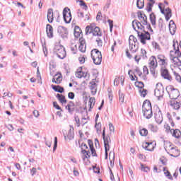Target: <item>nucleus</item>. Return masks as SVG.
<instances>
[{
    "instance_id": "1",
    "label": "nucleus",
    "mask_w": 181,
    "mask_h": 181,
    "mask_svg": "<svg viewBox=\"0 0 181 181\" xmlns=\"http://www.w3.org/2000/svg\"><path fill=\"white\" fill-rule=\"evenodd\" d=\"M166 117L168 120L165 122L163 128L167 134H173V129L170 128L169 124H170L171 127H175V124H176L177 121H180V117L177 116L175 112H173V115L167 112Z\"/></svg>"
},
{
    "instance_id": "2",
    "label": "nucleus",
    "mask_w": 181,
    "mask_h": 181,
    "mask_svg": "<svg viewBox=\"0 0 181 181\" xmlns=\"http://www.w3.org/2000/svg\"><path fill=\"white\" fill-rule=\"evenodd\" d=\"M142 112L144 117L146 118V119H150V118H152V116L153 115V113L152 112V104L151 103V101L146 100L142 106Z\"/></svg>"
},
{
    "instance_id": "3",
    "label": "nucleus",
    "mask_w": 181,
    "mask_h": 181,
    "mask_svg": "<svg viewBox=\"0 0 181 181\" xmlns=\"http://www.w3.org/2000/svg\"><path fill=\"white\" fill-rule=\"evenodd\" d=\"M158 8L161 13L165 16L166 21H169V19L172 18V10L169 8V3H168V1L159 3Z\"/></svg>"
},
{
    "instance_id": "4",
    "label": "nucleus",
    "mask_w": 181,
    "mask_h": 181,
    "mask_svg": "<svg viewBox=\"0 0 181 181\" xmlns=\"http://www.w3.org/2000/svg\"><path fill=\"white\" fill-rule=\"evenodd\" d=\"M86 35H93V36H103V32L95 24L91 23L86 28Z\"/></svg>"
},
{
    "instance_id": "5",
    "label": "nucleus",
    "mask_w": 181,
    "mask_h": 181,
    "mask_svg": "<svg viewBox=\"0 0 181 181\" xmlns=\"http://www.w3.org/2000/svg\"><path fill=\"white\" fill-rule=\"evenodd\" d=\"M54 53L56 54L59 59H65L67 56V52H66V48L60 44H57L54 48Z\"/></svg>"
},
{
    "instance_id": "6",
    "label": "nucleus",
    "mask_w": 181,
    "mask_h": 181,
    "mask_svg": "<svg viewBox=\"0 0 181 181\" xmlns=\"http://www.w3.org/2000/svg\"><path fill=\"white\" fill-rule=\"evenodd\" d=\"M129 46L131 53H136L138 49H139V45L138 44V40L135 36L130 35L129 37Z\"/></svg>"
},
{
    "instance_id": "7",
    "label": "nucleus",
    "mask_w": 181,
    "mask_h": 181,
    "mask_svg": "<svg viewBox=\"0 0 181 181\" xmlns=\"http://www.w3.org/2000/svg\"><path fill=\"white\" fill-rule=\"evenodd\" d=\"M102 136L104 141L105 151V159L108 158V152H110V148H111V138L110 136H105V128H104L102 134Z\"/></svg>"
},
{
    "instance_id": "8",
    "label": "nucleus",
    "mask_w": 181,
    "mask_h": 181,
    "mask_svg": "<svg viewBox=\"0 0 181 181\" xmlns=\"http://www.w3.org/2000/svg\"><path fill=\"white\" fill-rule=\"evenodd\" d=\"M76 77L77 78H86V80H88L90 78V74H88V69L86 68L85 66H80L76 69Z\"/></svg>"
},
{
    "instance_id": "9",
    "label": "nucleus",
    "mask_w": 181,
    "mask_h": 181,
    "mask_svg": "<svg viewBox=\"0 0 181 181\" xmlns=\"http://www.w3.org/2000/svg\"><path fill=\"white\" fill-rule=\"evenodd\" d=\"M91 58L94 64L96 65L101 64V62H103V54L101 52L97 49L91 50Z\"/></svg>"
},
{
    "instance_id": "10",
    "label": "nucleus",
    "mask_w": 181,
    "mask_h": 181,
    "mask_svg": "<svg viewBox=\"0 0 181 181\" xmlns=\"http://www.w3.org/2000/svg\"><path fill=\"white\" fill-rule=\"evenodd\" d=\"M171 100H176L180 95V93L179 92V90L175 88V86L170 85L168 86L165 88Z\"/></svg>"
},
{
    "instance_id": "11",
    "label": "nucleus",
    "mask_w": 181,
    "mask_h": 181,
    "mask_svg": "<svg viewBox=\"0 0 181 181\" xmlns=\"http://www.w3.org/2000/svg\"><path fill=\"white\" fill-rule=\"evenodd\" d=\"M60 18V13L59 11H53L52 8H49L47 13V19L49 23H53L54 19L59 21Z\"/></svg>"
},
{
    "instance_id": "12",
    "label": "nucleus",
    "mask_w": 181,
    "mask_h": 181,
    "mask_svg": "<svg viewBox=\"0 0 181 181\" xmlns=\"http://www.w3.org/2000/svg\"><path fill=\"white\" fill-rule=\"evenodd\" d=\"M157 62L160 69L163 67H168L169 66V59L163 54H159L157 55Z\"/></svg>"
},
{
    "instance_id": "13",
    "label": "nucleus",
    "mask_w": 181,
    "mask_h": 181,
    "mask_svg": "<svg viewBox=\"0 0 181 181\" xmlns=\"http://www.w3.org/2000/svg\"><path fill=\"white\" fill-rule=\"evenodd\" d=\"M165 94V88H163V84L162 83H158L156 86L154 91L155 97L160 100Z\"/></svg>"
},
{
    "instance_id": "14",
    "label": "nucleus",
    "mask_w": 181,
    "mask_h": 181,
    "mask_svg": "<svg viewBox=\"0 0 181 181\" xmlns=\"http://www.w3.org/2000/svg\"><path fill=\"white\" fill-rule=\"evenodd\" d=\"M134 86L136 88H138L141 97H146V94H148V90L144 88V87H145L144 82L137 80L134 83Z\"/></svg>"
},
{
    "instance_id": "15",
    "label": "nucleus",
    "mask_w": 181,
    "mask_h": 181,
    "mask_svg": "<svg viewBox=\"0 0 181 181\" xmlns=\"http://www.w3.org/2000/svg\"><path fill=\"white\" fill-rule=\"evenodd\" d=\"M137 34L142 45H146V40L151 39V34H149L148 32H145V30H144V31H140V33H137Z\"/></svg>"
},
{
    "instance_id": "16",
    "label": "nucleus",
    "mask_w": 181,
    "mask_h": 181,
    "mask_svg": "<svg viewBox=\"0 0 181 181\" xmlns=\"http://www.w3.org/2000/svg\"><path fill=\"white\" fill-rule=\"evenodd\" d=\"M160 76L164 80H168V81H172L173 80V77L170 75L169 69L166 67L160 68Z\"/></svg>"
},
{
    "instance_id": "17",
    "label": "nucleus",
    "mask_w": 181,
    "mask_h": 181,
    "mask_svg": "<svg viewBox=\"0 0 181 181\" xmlns=\"http://www.w3.org/2000/svg\"><path fill=\"white\" fill-rule=\"evenodd\" d=\"M63 18L66 23H70L71 22V11L69 7H66L63 10Z\"/></svg>"
},
{
    "instance_id": "18",
    "label": "nucleus",
    "mask_w": 181,
    "mask_h": 181,
    "mask_svg": "<svg viewBox=\"0 0 181 181\" xmlns=\"http://www.w3.org/2000/svg\"><path fill=\"white\" fill-rule=\"evenodd\" d=\"M143 148L145 151H148V152H152L156 148V141H148L144 142L143 144Z\"/></svg>"
},
{
    "instance_id": "19",
    "label": "nucleus",
    "mask_w": 181,
    "mask_h": 181,
    "mask_svg": "<svg viewBox=\"0 0 181 181\" xmlns=\"http://www.w3.org/2000/svg\"><path fill=\"white\" fill-rule=\"evenodd\" d=\"M132 27L134 29V30L137 32V33L144 31L145 29V27L142 25V24L139 21L136 20L133 21Z\"/></svg>"
},
{
    "instance_id": "20",
    "label": "nucleus",
    "mask_w": 181,
    "mask_h": 181,
    "mask_svg": "<svg viewBox=\"0 0 181 181\" xmlns=\"http://www.w3.org/2000/svg\"><path fill=\"white\" fill-rule=\"evenodd\" d=\"M81 153V158L84 163H88L90 162V158H91V153H90V151L87 150H82Z\"/></svg>"
},
{
    "instance_id": "21",
    "label": "nucleus",
    "mask_w": 181,
    "mask_h": 181,
    "mask_svg": "<svg viewBox=\"0 0 181 181\" xmlns=\"http://www.w3.org/2000/svg\"><path fill=\"white\" fill-rule=\"evenodd\" d=\"M138 18L139 21H141V22H142V23L144 24L146 26V28H148L149 32H152V28H151V25L147 24V18L145 16V15L142 14V13H139Z\"/></svg>"
},
{
    "instance_id": "22",
    "label": "nucleus",
    "mask_w": 181,
    "mask_h": 181,
    "mask_svg": "<svg viewBox=\"0 0 181 181\" xmlns=\"http://www.w3.org/2000/svg\"><path fill=\"white\" fill-rule=\"evenodd\" d=\"M158 58L155 56H151L148 59V67L149 68H156L158 67Z\"/></svg>"
},
{
    "instance_id": "23",
    "label": "nucleus",
    "mask_w": 181,
    "mask_h": 181,
    "mask_svg": "<svg viewBox=\"0 0 181 181\" xmlns=\"http://www.w3.org/2000/svg\"><path fill=\"white\" fill-rule=\"evenodd\" d=\"M170 156H173V158H177L180 156V150L177 146H174L173 148L168 153Z\"/></svg>"
},
{
    "instance_id": "24",
    "label": "nucleus",
    "mask_w": 181,
    "mask_h": 181,
    "mask_svg": "<svg viewBox=\"0 0 181 181\" xmlns=\"http://www.w3.org/2000/svg\"><path fill=\"white\" fill-rule=\"evenodd\" d=\"M171 66L175 69L177 67H180L181 66V60L179 57H173L171 59Z\"/></svg>"
},
{
    "instance_id": "25",
    "label": "nucleus",
    "mask_w": 181,
    "mask_h": 181,
    "mask_svg": "<svg viewBox=\"0 0 181 181\" xmlns=\"http://www.w3.org/2000/svg\"><path fill=\"white\" fill-rule=\"evenodd\" d=\"M155 121L157 124H160L163 122V116L162 115V112L159 110L156 112L154 116Z\"/></svg>"
},
{
    "instance_id": "26",
    "label": "nucleus",
    "mask_w": 181,
    "mask_h": 181,
    "mask_svg": "<svg viewBox=\"0 0 181 181\" xmlns=\"http://www.w3.org/2000/svg\"><path fill=\"white\" fill-rule=\"evenodd\" d=\"M62 81H63V75L60 73L56 74L52 78V83H55V84H61Z\"/></svg>"
},
{
    "instance_id": "27",
    "label": "nucleus",
    "mask_w": 181,
    "mask_h": 181,
    "mask_svg": "<svg viewBox=\"0 0 181 181\" xmlns=\"http://www.w3.org/2000/svg\"><path fill=\"white\" fill-rule=\"evenodd\" d=\"M78 50H80L81 53H86V40L83 37L79 38Z\"/></svg>"
},
{
    "instance_id": "28",
    "label": "nucleus",
    "mask_w": 181,
    "mask_h": 181,
    "mask_svg": "<svg viewBox=\"0 0 181 181\" xmlns=\"http://www.w3.org/2000/svg\"><path fill=\"white\" fill-rule=\"evenodd\" d=\"M74 35L75 36V37H76V39H78V37H80V39L81 38V37L83 36V31L81 30V28H80V27L76 25L74 27Z\"/></svg>"
},
{
    "instance_id": "29",
    "label": "nucleus",
    "mask_w": 181,
    "mask_h": 181,
    "mask_svg": "<svg viewBox=\"0 0 181 181\" xmlns=\"http://www.w3.org/2000/svg\"><path fill=\"white\" fill-rule=\"evenodd\" d=\"M170 105L173 110H179V108H180L181 102L176 100H172L170 101Z\"/></svg>"
},
{
    "instance_id": "30",
    "label": "nucleus",
    "mask_w": 181,
    "mask_h": 181,
    "mask_svg": "<svg viewBox=\"0 0 181 181\" xmlns=\"http://www.w3.org/2000/svg\"><path fill=\"white\" fill-rule=\"evenodd\" d=\"M176 24L175 23V21L171 20L169 23V30L170 33L171 35H175L176 33Z\"/></svg>"
},
{
    "instance_id": "31",
    "label": "nucleus",
    "mask_w": 181,
    "mask_h": 181,
    "mask_svg": "<svg viewBox=\"0 0 181 181\" xmlns=\"http://www.w3.org/2000/svg\"><path fill=\"white\" fill-rule=\"evenodd\" d=\"M47 35L49 39L53 37V26L50 24H47L46 26Z\"/></svg>"
},
{
    "instance_id": "32",
    "label": "nucleus",
    "mask_w": 181,
    "mask_h": 181,
    "mask_svg": "<svg viewBox=\"0 0 181 181\" xmlns=\"http://www.w3.org/2000/svg\"><path fill=\"white\" fill-rule=\"evenodd\" d=\"M174 146H175V144H173L172 142L169 141H164V148L168 153Z\"/></svg>"
},
{
    "instance_id": "33",
    "label": "nucleus",
    "mask_w": 181,
    "mask_h": 181,
    "mask_svg": "<svg viewBox=\"0 0 181 181\" xmlns=\"http://www.w3.org/2000/svg\"><path fill=\"white\" fill-rule=\"evenodd\" d=\"M65 108L69 112H73V111L76 110V105L74 104V102L69 101Z\"/></svg>"
},
{
    "instance_id": "34",
    "label": "nucleus",
    "mask_w": 181,
    "mask_h": 181,
    "mask_svg": "<svg viewBox=\"0 0 181 181\" xmlns=\"http://www.w3.org/2000/svg\"><path fill=\"white\" fill-rule=\"evenodd\" d=\"M90 90L92 95H95L97 94V83L95 81L90 83Z\"/></svg>"
},
{
    "instance_id": "35",
    "label": "nucleus",
    "mask_w": 181,
    "mask_h": 181,
    "mask_svg": "<svg viewBox=\"0 0 181 181\" xmlns=\"http://www.w3.org/2000/svg\"><path fill=\"white\" fill-rule=\"evenodd\" d=\"M88 144L89 145L92 156H97V151H95V148H94V144L93 143V141L88 140Z\"/></svg>"
},
{
    "instance_id": "36",
    "label": "nucleus",
    "mask_w": 181,
    "mask_h": 181,
    "mask_svg": "<svg viewBox=\"0 0 181 181\" xmlns=\"http://www.w3.org/2000/svg\"><path fill=\"white\" fill-rule=\"evenodd\" d=\"M173 46L175 53H179L181 51V41H173Z\"/></svg>"
},
{
    "instance_id": "37",
    "label": "nucleus",
    "mask_w": 181,
    "mask_h": 181,
    "mask_svg": "<svg viewBox=\"0 0 181 181\" xmlns=\"http://www.w3.org/2000/svg\"><path fill=\"white\" fill-rule=\"evenodd\" d=\"M128 75L132 81H138V77L135 74V71L129 70Z\"/></svg>"
},
{
    "instance_id": "38",
    "label": "nucleus",
    "mask_w": 181,
    "mask_h": 181,
    "mask_svg": "<svg viewBox=\"0 0 181 181\" xmlns=\"http://www.w3.org/2000/svg\"><path fill=\"white\" fill-rule=\"evenodd\" d=\"M124 81H125V77L124 76L117 77L114 81V86H119V83L122 86H124Z\"/></svg>"
},
{
    "instance_id": "39",
    "label": "nucleus",
    "mask_w": 181,
    "mask_h": 181,
    "mask_svg": "<svg viewBox=\"0 0 181 181\" xmlns=\"http://www.w3.org/2000/svg\"><path fill=\"white\" fill-rule=\"evenodd\" d=\"M56 97L61 104H67V99H66V96L64 95L57 93Z\"/></svg>"
},
{
    "instance_id": "40",
    "label": "nucleus",
    "mask_w": 181,
    "mask_h": 181,
    "mask_svg": "<svg viewBox=\"0 0 181 181\" xmlns=\"http://www.w3.org/2000/svg\"><path fill=\"white\" fill-rule=\"evenodd\" d=\"M163 172L167 179H169V180H173V177H172V174H170V172L167 167L163 168Z\"/></svg>"
},
{
    "instance_id": "41",
    "label": "nucleus",
    "mask_w": 181,
    "mask_h": 181,
    "mask_svg": "<svg viewBox=\"0 0 181 181\" xmlns=\"http://www.w3.org/2000/svg\"><path fill=\"white\" fill-rule=\"evenodd\" d=\"M94 105H95V98L91 97L88 100L89 111H91L94 108Z\"/></svg>"
},
{
    "instance_id": "42",
    "label": "nucleus",
    "mask_w": 181,
    "mask_h": 181,
    "mask_svg": "<svg viewBox=\"0 0 181 181\" xmlns=\"http://www.w3.org/2000/svg\"><path fill=\"white\" fill-rule=\"evenodd\" d=\"M77 4H78L79 6L82 8V9H84V11H87L88 9V6H87V4L83 0H76Z\"/></svg>"
},
{
    "instance_id": "43",
    "label": "nucleus",
    "mask_w": 181,
    "mask_h": 181,
    "mask_svg": "<svg viewBox=\"0 0 181 181\" xmlns=\"http://www.w3.org/2000/svg\"><path fill=\"white\" fill-rule=\"evenodd\" d=\"M173 136L177 139H181V132L179 129H173Z\"/></svg>"
},
{
    "instance_id": "44",
    "label": "nucleus",
    "mask_w": 181,
    "mask_h": 181,
    "mask_svg": "<svg viewBox=\"0 0 181 181\" xmlns=\"http://www.w3.org/2000/svg\"><path fill=\"white\" fill-rule=\"evenodd\" d=\"M52 88L54 89L57 93H64V88L60 86L52 85Z\"/></svg>"
},
{
    "instance_id": "45",
    "label": "nucleus",
    "mask_w": 181,
    "mask_h": 181,
    "mask_svg": "<svg viewBox=\"0 0 181 181\" xmlns=\"http://www.w3.org/2000/svg\"><path fill=\"white\" fill-rule=\"evenodd\" d=\"M139 134L141 136H148V132L146 128L139 127Z\"/></svg>"
},
{
    "instance_id": "46",
    "label": "nucleus",
    "mask_w": 181,
    "mask_h": 181,
    "mask_svg": "<svg viewBox=\"0 0 181 181\" xmlns=\"http://www.w3.org/2000/svg\"><path fill=\"white\" fill-rule=\"evenodd\" d=\"M64 136L67 139H73L74 138V132H73V129H70L66 135Z\"/></svg>"
},
{
    "instance_id": "47",
    "label": "nucleus",
    "mask_w": 181,
    "mask_h": 181,
    "mask_svg": "<svg viewBox=\"0 0 181 181\" xmlns=\"http://www.w3.org/2000/svg\"><path fill=\"white\" fill-rule=\"evenodd\" d=\"M136 6L139 9H142L145 6V0H137Z\"/></svg>"
},
{
    "instance_id": "48",
    "label": "nucleus",
    "mask_w": 181,
    "mask_h": 181,
    "mask_svg": "<svg viewBox=\"0 0 181 181\" xmlns=\"http://www.w3.org/2000/svg\"><path fill=\"white\" fill-rule=\"evenodd\" d=\"M109 159H110V165H111V166H114V159H115V154H114V152H112V151H110V153H109Z\"/></svg>"
},
{
    "instance_id": "49",
    "label": "nucleus",
    "mask_w": 181,
    "mask_h": 181,
    "mask_svg": "<svg viewBox=\"0 0 181 181\" xmlns=\"http://www.w3.org/2000/svg\"><path fill=\"white\" fill-rule=\"evenodd\" d=\"M135 73H136L137 76H139V77H140V78H145V76L144 74V73H142V71H141V69H139V68H136L134 69Z\"/></svg>"
},
{
    "instance_id": "50",
    "label": "nucleus",
    "mask_w": 181,
    "mask_h": 181,
    "mask_svg": "<svg viewBox=\"0 0 181 181\" xmlns=\"http://www.w3.org/2000/svg\"><path fill=\"white\" fill-rule=\"evenodd\" d=\"M163 168H165V167H163L160 165H158V166H154L153 167V170L154 172H156V173H160L162 172V170H163Z\"/></svg>"
},
{
    "instance_id": "51",
    "label": "nucleus",
    "mask_w": 181,
    "mask_h": 181,
    "mask_svg": "<svg viewBox=\"0 0 181 181\" xmlns=\"http://www.w3.org/2000/svg\"><path fill=\"white\" fill-rule=\"evenodd\" d=\"M95 40L98 46L99 47L103 46V35L98 36Z\"/></svg>"
},
{
    "instance_id": "52",
    "label": "nucleus",
    "mask_w": 181,
    "mask_h": 181,
    "mask_svg": "<svg viewBox=\"0 0 181 181\" xmlns=\"http://www.w3.org/2000/svg\"><path fill=\"white\" fill-rule=\"evenodd\" d=\"M75 121L78 127L86 124V122H83V120H81V122L80 121L78 116L75 117Z\"/></svg>"
},
{
    "instance_id": "53",
    "label": "nucleus",
    "mask_w": 181,
    "mask_h": 181,
    "mask_svg": "<svg viewBox=\"0 0 181 181\" xmlns=\"http://www.w3.org/2000/svg\"><path fill=\"white\" fill-rule=\"evenodd\" d=\"M150 69V73H151L153 77H155L156 78L158 77V71H156V68H149Z\"/></svg>"
},
{
    "instance_id": "54",
    "label": "nucleus",
    "mask_w": 181,
    "mask_h": 181,
    "mask_svg": "<svg viewBox=\"0 0 181 181\" xmlns=\"http://www.w3.org/2000/svg\"><path fill=\"white\" fill-rule=\"evenodd\" d=\"M150 21L152 25H156V16L155 14L152 13L150 15Z\"/></svg>"
},
{
    "instance_id": "55",
    "label": "nucleus",
    "mask_w": 181,
    "mask_h": 181,
    "mask_svg": "<svg viewBox=\"0 0 181 181\" xmlns=\"http://www.w3.org/2000/svg\"><path fill=\"white\" fill-rule=\"evenodd\" d=\"M140 166H141V170H142V172H149V170H151L149 167H148L142 163L140 164Z\"/></svg>"
},
{
    "instance_id": "56",
    "label": "nucleus",
    "mask_w": 181,
    "mask_h": 181,
    "mask_svg": "<svg viewBox=\"0 0 181 181\" xmlns=\"http://www.w3.org/2000/svg\"><path fill=\"white\" fill-rule=\"evenodd\" d=\"M110 45H111V51L114 52L115 50V49H117V41H115V40L112 41L110 42Z\"/></svg>"
},
{
    "instance_id": "57",
    "label": "nucleus",
    "mask_w": 181,
    "mask_h": 181,
    "mask_svg": "<svg viewBox=\"0 0 181 181\" xmlns=\"http://www.w3.org/2000/svg\"><path fill=\"white\" fill-rule=\"evenodd\" d=\"M143 74H144V77H146V76L149 74V69H148V66H143Z\"/></svg>"
},
{
    "instance_id": "58",
    "label": "nucleus",
    "mask_w": 181,
    "mask_h": 181,
    "mask_svg": "<svg viewBox=\"0 0 181 181\" xmlns=\"http://www.w3.org/2000/svg\"><path fill=\"white\" fill-rule=\"evenodd\" d=\"M78 59L81 64H84V63H86V57H84V55H80Z\"/></svg>"
},
{
    "instance_id": "59",
    "label": "nucleus",
    "mask_w": 181,
    "mask_h": 181,
    "mask_svg": "<svg viewBox=\"0 0 181 181\" xmlns=\"http://www.w3.org/2000/svg\"><path fill=\"white\" fill-rule=\"evenodd\" d=\"M173 74L175 77L176 81L178 83H181V76L175 71H173Z\"/></svg>"
},
{
    "instance_id": "60",
    "label": "nucleus",
    "mask_w": 181,
    "mask_h": 181,
    "mask_svg": "<svg viewBox=\"0 0 181 181\" xmlns=\"http://www.w3.org/2000/svg\"><path fill=\"white\" fill-rule=\"evenodd\" d=\"M132 52H129L128 49L126 50V56L128 59H134V55H132Z\"/></svg>"
},
{
    "instance_id": "61",
    "label": "nucleus",
    "mask_w": 181,
    "mask_h": 181,
    "mask_svg": "<svg viewBox=\"0 0 181 181\" xmlns=\"http://www.w3.org/2000/svg\"><path fill=\"white\" fill-rule=\"evenodd\" d=\"M141 57H142L143 59L146 58V50L141 49V54H140Z\"/></svg>"
},
{
    "instance_id": "62",
    "label": "nucleus",
    "mask_w": 181,
    "mask_h": 181,
    "mask_svg": "<svg viewBox=\"0 0 181 181\" xmlns=\"http://www.w3.org/2000/svg\"><path fill=\"white\" fill-rule=\"evenodd\" d=\"M133 59H134L136 62L139 63L141 59H142V57H141L140 55H134Z\"/></svg>"
},
{
    "instance_id": "63",
    "label": "nucleus",
    "mask_w": 181,
    "mask_h": 181,
    "mask_svg": "<svg viewBox=\"0 0 181 181\" xmlns=\"http://www.w3.org/2000/svg\"><path fill=\"white\" fill-rule=\"evenodd\" d=\"M74 97H76V95H74V93L69 92L68 93V98H70V100H74Z\"/></svg>"
},
{
    "instance_id": "64",
    "label": "nucleus",
    "mask_w": 181,
    "mask_h": 181,
    "mask_svg": "<svg viewBox=\"0 0 181 181\" xmlns=\"http://www.w3.org/2000/svg\"><path fill=\"white\" fill-rule=\"evenodd\" d=\"M103 18V14L101 13V11H99L96 16V21H101Z\"/></svg>"
}]
</instances>
